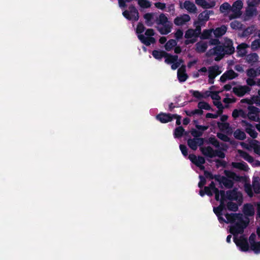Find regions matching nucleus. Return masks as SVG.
Returning a JSON list of instances; mask_svg holds the SVG:
<instances>
[{
  "label": "nucleus",
  "mask_w": 260,
  "mask_h": 260,
  "mask_svg": "<svg viewBox=\"0 0 260 260\" xmlns=\"http://www.w3.org/2000/svg\"><path fill=\"white\" fill-rule=\"evenodd\" d=\"M225 217L226 219V223L234 224L242 217V214L240 213H226Z\"/></svg>",
  "instance_id": "nucleus-10"
},
{
  "label": "nucleus",
  "mask_w": 260,
  "mask_h": 260,
  "mask_svg": "<svg viewBox=\"0 0 260 260\" xmlns=\"http://www.w3.org/2000/svg\"><path fill=\"white\" fill-rule=\"evenodd\" d=\"M209 76L215 78L217 76L220 74L221 72L219 70V67L217 65L211 66L208 68Z\"/></svg>",
  "instance_id": "nucleus-20"
},
{
  "label": "nucleus",
  "mask_w": 260,
  "mask_h": 260,
  "mask_svg": "<svg viewBox=\"0 0 260 260\" xmlns=\"http://www.w3.org/2000/svg\"><path fill=\"white\" fill-rule=\"evenodd\" d=\"M193 29L190 28L186 30L185 34V38L186 39H191L193 37H195V34L193 32Z\"/></svg>",
  "instance_id": "nucleus-59"
},
{
  "label": "nucleus",
  "mask_w": 260,
  "mask_h": 260,
  "mask_svg": "<svg viewBox=\"0 0 260 260\" xmlns=\"http://www.w3.org/2000/svg\"><path fill=\"white\" fill-rule=\"evenodd\" d=\"M190 134L191 136L194 137L193 138H200L203 135L202 132L194 128L191 129L190 131Z\"/></svg>",
  "instance_id": "nucleus-50"
},
{
  "label": "nucleus",
  "mask_w": 260,
  "mask_h": 260,
  "mask_svg": "<svg viewBox=\"0 0 260 260\" xmlns=\"http://www.w3.org/2000/svg\"><path fill=\"white\" fill-rule=\"evenodd\" d=\"M209 187L214 193L215 199L217 201L219 200V197L220 194V190L215 187V184L213 181H212L208 186Z\"/></svg>",
  "instance_id": "nucleus-29"
},
{
  "label": "nucleus",
  "mask_w": 260,
  "mask_h": 260,
  "mask_svg": "<svg viewBox=\"0 0 260 260\" xmlns=\"http://www.w3.org/2000/svg\"><path fill=\"white\" fill-rule=\"evenodd\" d=\"M196 4L202 7L204 9H209L213 7L215 3L213 2L212 4L208 3L205 0H196Z\"/></svg>",
  "instance_id": "nucleus-28"
},
{
  "label": "nucleus",
  "mask_w": 260,
  "mask_h": 260,
  "mask_svg": "<svg viewBox=\"0 0 260 260\" xmlns=\"http://www.w3.org/2000/svg\"><path fill=\"white\" fill-rule=\"evenodd\" d=\"M257 14V11L256 7L248 6L245 10V15L248 18H251L253 16H256Z\"/></svg>",
  "instance_id": "nucleus-24"
},
{
  "label": "nucleus",
  "mask_w": 260,
  "mask_h": 260,
  "mask_svg": "<svg viewBox=\"0 0 260 260\" xmlns=\"http://www.w3.org/2000/svg\"><path fill=\"white\" fill-rule=\"evenodd\" d=\"M230 26L234 30H242L243 28V24L238 20H234L230 23Z\"/></svg>",
  "instance_id": "nucleus-34"
},
{
  "label": "nucleus",
  "mask_w": 260,
  "mask_h": 260,
  "mask_svg": "<svg viewBox=\"0 0 260 260\" xmlns=\"http://www.w3.org/2000/svg\"><path fill=\"white\" fill-rule=\"evenodd\" d=\"M227 208L228 210L230 211L236 212L238 209V206L235 203H234L233 202H229L227 203Z\"/></svg>",
  "instance_id": "nucleus-48"
},
{
  "label": "nucleus",
  "mask_w": 260,
  "mask_h": 260,
  "mask_svg": "<svg viewBox=\"0 0 260 260\" xmlns=\"http://www.w3.org/2000/svg\"><path fill=\"white\" fill-rule=\"evenodd\" d=\"M144 18L146 20L145 23L148 26H151L153 23L151 22L153 19V14L152 13H146L144 15Z\"/></svg>",
  "instance_id": "nucleus-43"
},
{
  "label": "nucleus",
  "mask_w": 260,
  "mask_h": 260,
  "mask_svg": "<svg viewBox=\"0 0 260 260\" xmlns=\"http://www.w3.org/2000/svg\"><path fill=\"white\" fill-rule=\"evenodd\" d=\"M152 55L155 59L160 60L162 57H165V56L168 55V53L162 50H154Z\"/></svg>",
  "instance_id": "nucleus-26"
},
{
  "label": "nucleus",
  "mask_w": 260,
  "mask_h": 260,
  "mask_svg": "<svg viewBox=\"0 0 260 260\" xmlns=\"http://www.w3.org/2000/svg\"><path fill=\"white\" fill-rule=\"evenodd\" d=\"M251 47L253 50H257L258 48H260V39L254 40L251 43Z\"/></svg>",
  "instance_id": "nucleus-56"
},
{
  "label": "nucleus",
  "mask_w": 260,
  "mask_h": 260,
  "mask_svg": "<svg viewBox=\"0 0 260 260\" xmlns=\"http://www.w3.org/2000/svg\"><path fill=\"white\" fill-rule=\"evenodd\" d=\"M233 240L241 251L244 252L248 251L249 249V244L247 238L244 235L240 236L239 238L234 237Z\"/></svg>",
  "instance_id": "nucleus-4"
},
{
  "label": "nucleus",
  "mask_w": 260,
  "mask_h": 260,
  "mask_svg": "<svg viewBox=\"0 0 260 260\" xmlns=\"http://www.w3.org/2000/svg\"><path fill=\"white\" fill-rule=\"evenodd\" d=\"M252 28H250V27H248L243 30L242 34L240 35V37L244 38L250 36L252 33Z\"/></svg>",
  "instance_id": "nucleus-51"
},
{
  "label": "nucleus",
  "mask_w": 260,
  "mask_h": 260,
  "mask_svg": "<svg viewBox=\"0 0 260 260\" xmlns=\"http://www.w3.org/2000/svg\"><path fill=\"white\" fill-rule=\"evenodd\" d=\"M247 76L249 78H255L257 76V72L253 68L248 69L246 71Z\"/></svg>",
  "instance_id": "nucleus-54"
},
{
  "label": "nucleus",
  "mask_w": 260,
  "mask_h": 260,
  "mask_svg": "<svg viewBox=\"0 0 260 260\" xmlns=\"http://www.w3.org/2000/svg\"><path fill=\"white\" fill-rule=\"evenodd\" d=\"M200 150L204 156L209 158L214 157L215 150H214L211 146L201 147Z\"/></svg>",
  "instance_id": "nucleus-17"
},
{
  "label": "nucleus",
  "mask_w": 260,
  "mask_h": 260,
  "mask_svg": "<svg viewBox=\"0 0 260 260\" xmlns=\"http://www.w3.org/2000/svg\"><path fill=\"white\" fill-rule=\"evenodd\" d=\"M139 5L142 8H148L151 7V3L147 0H138Z\"/></svg>",
  "instance_id": "nucleus-47"
},
{
  "label": "nucleus",
  "mask_w": 260,
  "mask_h": 260,
  "mask_svg": "<svg viewBox=\"0 0 260 260\" xmlns=\"http://www.w3.org/2000/svg\"><path fill=\"white\" fill-rule=\"evenodd\" d=\"M227 30V27L222 25L220 27L216 28L213 30V34L215 37L219 38L224 35Z\"/></svg>",
  "instance_id": "nucleus-21"
},
{
  "label": "nucleus",
  "mask_w": 260,
  "mask_h": 260,
  "mask_svg": "<svg viewBox=\"0 0 260 260\" xmlns=\"http://www.w3.org/2000/svg\"><path fill=\"white\" fill-rule=\"evenodd\" d=\"M258 59V55L256 53H252L247 55L246 60L247 61L250 63H254L257 61Z\"/></svg>",
  "instance_id": "nucleus-36"
},
{
  "label": "nucleus",
  "mask_w": 260,
  "mask_h": 260,
  "mask_svg": "<svg viewBox=\"0 0 260 260\" xmlns=\"http://www.w3.org/2000/svg\"><path fill=\"white\" fill-rule=\"evenodd\" d=\"M238 76V74L235 72L232 69L226 71L220 77V81L224 83L227 80H232Z\"/></svg>",
  "instance_id": "nucleus-7"
},
{
  "label": "nucleus",
  "mask_w": 260,
  "mask_h": 260,
  "mask_svg": "<svg viewBox=\"0 0 260 260\" xmlns=\"http://www.w3.org/2000/svg\"><path fill=\"white\" fill-rule=\"evenodd\" d=\"M184 132L185 129L182 126H178L174 131V136L175 138H181L183 136Z\"/></svg>",
  "instance_id": "nucleus-33"
},
{
  "label": "nucleus",
  "mask_w": 260,
  "mask_h": 260,
  "mask_svg": "<svg viewBox=\"0 0 260 260\" xmlns=\"http://www.w3.org/2000/svg\"><path fill=\"white\" fill-rule=\"evenodd\" d=\"M251 249L253 250L255 253H258L260 252V242H257L253 244H251L250 246Z\"/></svg>",
  "instance_id": "nucleus-52"
},
{
  "label": "nucleus",
  "mask_w": 260,
  "mask_h": 260,
  "mask_svg": "<svg viewBox=\"0 0 260 260\" xmlns=\"http://www.w3.org/2000/svg\"><path fill=\"white\" fill-rule=\"evenodd\" d=\"M224 48V55H231L235 52V48L233 46V43L232 40L227 39L225 41V43L222 45Z\"/></svg>",
  "instance_id": "nucleus-9"
},
{
  "label": "nucleus",
  "mask_w": 260,
  "mask_h": 260,
  "mask_svg": "<svg viewBox=\"0 0 260 260\" xmlns=\"http://www.w3.org/2000/svg\"><path fill=\"white\" fill-rule=\"evenodd\" d=\"M252 188L255 193L258 194L260 193V181L254 179L252 182Z\"/></svg>",
  "instance_id": "nucleus-42"
},
{
  "label": "nucleus",
  "mask_w": 260,
  "mask_h": 260,
  "mask_svg": "<svg viewBox=\"0 0 260 260\" xmlns=\"http://www.w3.org/2000/svg\"><path fill=\"white\" fill-rule=\"evenodd\" d=\"M177 41L175 40L170 39L166 43L165 46V49L168 51H170L173 47L177 45Z\"/></svg>",
  "instance_id": "nucleus-35"
},
{
  "label": "nucleus",
  "mask_w": 260,
  "mask_h": 260,
  "mask_svg": "<svg viewBox=\"0 0 260 260\" xmlns=\"http://www.w3.org/2000/svg\"><path fill=\"white\" fill-rule=\"evenodd\" d=\"M190 93H191L193 97L197 98L198 100H201L202 99L205 98V96H204V95L201 92L198 90H191L190 91Z\"/></svg>",
  "instance_id": "nucleus-49"
},
{
  "label": "nucleus",
  "mask_w": 260,
  "mask_h": 260,
  "mask_svg": "<svg viewBox=\"0 0 260 260\" xmlns=\"http://www.w3.org/2000/svg\"><path fill=\"white\" fill-rule=\"evenodd\" d=\"M247 47V44L244 43L240 44L237 46V52L240 56L243 57L246 55L247 52L246 49Z\"/></svg>",
  "instance_id": "nucleus-25"
},
{
  "label": "nucleus",
  "mask_w": 260,
  "mask_h": 260,
  "mask_svg": "<svg viewBox=\"0 0 260 260\" xmlns=\"http://www.w3.org/2000/svg\"><path fill=\"white\" fill-rule=\"evenodd\" d=\"M190 20L189 15L184 14L180 16L176 17L174 20V23L176 25L181 26L184 24L186 22H188Z\"/></svg>",
  "instance_id": "nucleus-11"
},
{
  "label": "nucleus",
  "mask_w": 260,
  "mask_h": 260,
  "mask_svg": "<svg viewBox=\"0 0 260 260\" xmlns=\"http://www.w3.org/2000/svg\"><path fill=\"white\" fill-rule=\"evenodd\" d=\"M219 10L222 13L228 10L231 11V6L228 3L225 2L220 6Z\"/></svg>",
  "instance_id": "nucleus-53"
},
{
  "label": "nucleus",
  "mask_w": 260,
  "mask_h": 260,
  "mask_svg": "<svg viewBox=\"0 0 260 260\" xmlns=\"http://www.w3.org/2000/svg\"><path fill=\"white\" fill-rule=\"evenodd\" d=\"M156 119L161 123H166L172 120V114L161 112L156 115Z\"/></svg>",
  "instance_id": "nucleus-12"
},
{
  "label": "nucleus",
  "mask_w": 260,
  "mask_h": 260,
  "mask_svg": "<svg viewBox=\"0 0 260 260\" xmlns=\"http://www.w3.org/2000/svg\"><path fill=\"white\" fill-rule=\"evenodd\" d=\"M187 145L192 150L195 151L198 149L196 138H189L187 140Z\"/></svg>",
  "instance_id": "nucleus-39"
},
{
  "label": "nucleus",
  "mask_w": 260,
  "mask_h": 260,
  "mask_svg": "<svg viewBox=\"0 0 260 260\" xmlns=\"http://www.w3.org/2000/svg\"><path fill=\"white\" fill-rule=\"evenodd\" d=\"M207 143L208 144H211L213 145L216 148H219L220 145L219 141L215 138V137L213 136L212 137H210Z\"/></svg>",
  "instance_id": "nucleus-45"
},
{
  "label": "nucleus",
  "mask_w": 260,
  "mask_h": 260,
  "mask_svg": "<svg viewBox=\"0 0 260 260\" xmlns=\"http://www.w3.org/2000/svg\"><path fill=\"white\" fill-rule=\"evenodd\" d=\"M188 76L186 73V67L184 65H182L179 68L177 71V78L180 82H185Z\"/></svg>",
  "instance_id": "nucleus-13"
},
{
  "label": "nucleus",
  "mask_w": 260,
  "mask_h": 260,
  "mask_svg": "<svg viewBox=\"0 0 260 260\" xmlns=\"http://www.w3.org/2000/svg\"><path fill=\"white\" fill-rule=\"evenodd\" d=\"M199 178H200V181L198 183V186L200 188H202L203 187V186L206 183V180L205 177L202 175H200Z\"/></svg>",
  "instance_id": "nucleus-63"
},
{
  "label": "nucleus",
  "mask_w": 260,
  "mask_h": 260,
  "mask_svg": "<svg viewBox=\"0 0 260 260\" xmlns=\"http://www.w3.org/2000/svg\"><path fill=\"white\" fill-rule=\"evenodd\" d=\"M250 90L251 88L246 85L235 87L233 89V92L239 97L243 96Z\"/></svg>",
  "instance_id": "nucleus-8"
},
{
  "label": "nucleus",
  "mask_w": 260,
  "mask_h": 260,
  "mask_svg": "<svg viewBox=\"0 0 260 260\" xmlns=\"http://www.w3.org/2000/svg\"><path fill=\"white\" fill-rule=\"evenodd\" d=\"M156 22L157 24L162 25L168 24L169 22L166 15L164 13H161L156 19Z\"/></svg>",
  "instance_id": "nucleus-32"
},
{
  "label": "nucleus",
  "mask_w": 260,
  "mask_h": 260,
  "mask_svg": "<svg viewBox=\"0 0 260 260\" xmlns=\"http://www.w3.org/2000/svg\"><path fill=\"white\" fill-rule=\"evenodd\" d=\"M213 54L216 55L215 58V61L221 60L224 56V48L222 45H217L213 48Z\"/></svg>",
  "instance_id": "nucleus-14"
},
{
  "label": "nucleus",
  "mask_w": 260,
  "mask_h": 260,
  "mask_svg": "<svg viewBox=\"0 0 260 260\" xmlns=\"http://www.w3.org/2000/svg\"><path fill=\"white\" fill-rule=\"evenodd\" d=\"M145 29V27L144 25L142 23L139 22L137 26L136 32L139 35H141V34L143 32Z\"/></svg>",
  "instance_id": "nucleus-60"
},
{
  "label": "nucleus",
  "mask_w": 260,
  "mask_h": 260,
  "mask_svg": "<svg viewBox=\"0 0 260 260\" xmlns=\"http://www.w3.org/2000/svg\"><path fill=\"white\" fill-rule=\"evenodd\" d=\"M220 196L221 198H219L220 201V205L217 207V209H220L222 211H223L225 209V205L224 204V202L226 200V196H225V191L223 190H220Z\"/></svg>",
  "instance_id": "nucleus-23"
},
{
  "label": "nucleus",
  "mask_w": 260,
  "mask_h": 260,
  "mask_svg": "<svg viewBox=\"0 0 260 260\" xmlns=\"http://www.w3.org/2000/svg\"><path fill=\"white\" fill-rule=\"evenodd\" d=\"M139 39L141 42L146 46H149L151 44L155 43V39L153 37H146L143 35H139L138 36Z\"/></svg>",
  "instance_id": "nucleus-18"
},
{
  "label": "nucleus",
  "mask_w": 260,
  "mask_h": 260,
  "mask_svg": "<svg viewBox=\"0 0 260 260\" xmlns=\"http://www.w3.org/2000/svg\"><path fill=\"white\" fill-rule=\"evenodd\" d=\"M260 4V0H248L247 4L248 6L256 7Z\"/></svg>",
  "instance_id": "nucleus-64"
},
{
  "label": "nucleus",
  "mask_w": 260,
  "mask_h": 260,
  "mask_svg": "<svg viewBox=\"0 0 260 260\" xmlns=\"http://www.w3.org/2000/svg\"><path fill=\"white\" fill-rule=\"evenodd\" d=\"M238 153L243 158L249 163L254 161V158L248 153L242 150H238Z\"/></svg>",
  "instance_id": "nucleus-27"
},
{
  "label": "nucleus",
  "mask_w": 260,
  "mask_h": 260,
  "mask_svg": "<svg viewBox=\"0 0 260 260\" xmlns=\"http://www.w3.org/2000/svg\"><path fill=\"white\" fill-rule=\"evenodd\" d=\"M209 19V16H208L207 12L204 11L201 13L198 16V22L202 23L207 21Z\"/></svg>",
  "instance_id": "nucleus-38"
},
{
  "label": "nucleus",
  "mask_w": 260,
  "mask_h": 260,
  "mask_svg": "<svg viewBox=\"0 0 260 260\" xmlns=\"http://www.w3.org/2000/svg\"><path fill=\"white\" fill-rule=\"evenodd\" d=\"M213 104L218 109V114H221L224 108L222 104L219 101H214Z\"/></svg>",
  "instance_id": "nucleus-55"
},
{
  "label": "nucleus",
  "mask_w": 260,
  "mask_h": 260,
  "mask_svg": "<svg viewBox=\"0 0 260 260\" xmlns=\"http://www.w3.org/2000/svg\"><path fill=\"white\" fill-rule=\"evenodd\" d=\"M248 112L247 116L249 119L251 121L259 122L260 118L259 114L260 113V109L252 105L248 107Z\"/></svg>",
  "instance_id": "nucleus-6"
},
{
  "label": "nucleus",
  "mask_w": 260,
  "mask_h": 260,
  "mask_svg": "<svg viewBox=\"0 0 260 260\" xmlns=\"http://www.w3.org/2000/svg\"><path fill=\"white\" fill-rule=\"evenodd\" d=\"M212 32V29H204L201 34L200 38L203 40L209 39Z\"/></svg>",
  "instance_id": "nucleus-44"
},
{
  "label": "nucleus",
  "mask_w": 260,
  "mask_h": 260,
  "mask_svg": "<svg viewBox=\"0 0 260 260\" xmlns=\"http://www.w3.org/2000/svg\"><path fill=\"white\" fill-rule=\"evenodd\" d=\"M232 166L234 168L244 171H247L249 169L247 164L244 161L240 162H233Z\"/></svg>",
  "instance_id": "nucleus-22"
},
{
  "label": "nucleus",
  "mask_w": 260,
  "mask_h": 260,
  "mask_svg": "<svg viewBox=\"0 0 260 260\" xmlns=\"http://www.w3.org/2000/svg\"><path fill=\"white\" fill-rule=\"evenodd\" d=\"M234 137L239 140H244L246 139V136L244 132L240 129H236L234 133Z\"/></svg>",
  "instance_id": "nucleus-31"
},
{
  "label": "nucleus",
  "mask_w": 260,
  "mask_h": 260,
  "mask_svg": "<svg viewBox=\"0 0 260 260\" xmlns=\"http://www.w3.org/2000/svg\"><path fill=\"white\" fill-rule=\"evenodd\" d=\"M244 212L246 215H251L253 214V209L252 206L248 204L244 205Z\"/></svg>",
  "instance_id": "nucleus-46"
},
{
  "label": "nucleus",
  "mask_w": 260,
  "mask_h": 260,
  "mask_svg": "<svg viewBox=\"0 0 260 260\" xmlns=\"http://www.w3.org/2000/svg\"><path fill=\"white\" fill-rule=\"evenodd\" d=\"M205 163V159L204 157L202 156H198L195 163L196 166H200L201 165H203Z\"/></svg>",
  "instance_id": "nucleus-61"
},
{
  "label": "nucleus",
  "mask_w": 260,
  "mask_h": 260,
  "mask_svg": "<svg viewBox=\"0 0 260 260\" xmlns=\"http://www.w3.org/2000/svg\"><path fill=\"white\" fill-rule=\"evenodd\" d=\"M181 8H183L181 6ZM183 8L185 9L190 13H197V8L194 4L189 1H185L183 4Z\"/></svg>",
  "instance_id": "nucleus-16"
},
{
  "label": "nucleus",
  "mask_w": 260,
  "mask_h": 260,
  "mask_svg": "<svg viewBox=\"0 0 260 260\" xmlns=\"http://www.w3.org/2000/svg\"><path fill=\"white\" fill-rule=\"evenodd\" d=\"M162 27L158 28L159 32L161 35H167L170 33L171 31L172 24L169 23L166 24H162Z\"/></svg>",
  "instance_id": "nucleus-30"
},
{
  "label": "nucleus",
  "mask_w": 260,
  "mask_h": 260,
  "mask_svg": "<svg viewBox=\"0 0 260 260\" xmlns=\"http://www.w3.org/2000/svg\"><path fill=\"white\" fill-rule=\"evenodd\" d=\"M252 189V186H251L250 184L246 185L245 186V190L250 197H252L253 196Z\"/></svg>",
  "instance_id": "nucleus-58"
},
{
  "label": "nucleus",
  "mask_w": 260,
  "mask_h": 260,
  "mask_svg": "<svg viewBox=\"0 0 260 260\" xmlns=\"http://www.w3.org/2000/svg\"><path fill=\"white\" fill-rule=\"evenodd\" d=\"M128 9L130 15L132 18V20L134 21H138L139 18V14L138 10L133 5L129 6Z\"/></svg>",
  "instance_id": "nucleus-19"
},
{
  "label": "nucleus",
  "mask_w": 260,
  "mask_h": 260,
  "mask_svg": "<svg viewBox=\"0 0 260 260\" xmlns=\"http://www.w3.org/2000/svg\"><path fill=\"white\" fill-rule=\"evenodd\" d=\"M165 62L168 64H171L174 62H176L178 60V57L177 55H173L169 53H168V55L165 56Z\"/></svg>",
  "instance_id": "nucleus-37"
},
{
  "label": "nucleus",
  "mask_w": 260,
  "mask_h": 260,
  "mask_svg": "<svg viewBox=\"0 0 260 260\" xmlns=\"http://www.w3.org/2000/svg\"><path fill=\"white\" fill-rule=\"evenodd\" d=\"M243 3L241 0H237L234 2L232 6H231V11L233 13L229 16L230 20H232L239 18L242 15L241 10L243 7Z\"/></svg>",
  "instance_id": "nucleus-3"
},
{
  "label": "nucleus",
  "mask_w": 260,
  "mask_h": 260,
  "mask_svg": "<svg viewBox=\"0 0 260 260\" xmlns=\"http://www.w3.org/2000/svg\"><path fill=\"white\" fill-rule=\"evenodd\" d=\"M217 137L220 139L221 140L224 141V142H230V138L225 134L221 133H218L217 134Z\"/></svg>",
  "instance_id": "nucleus-57"
},
{
  "label": "nucleus",
  "mask_w": 260,
  "mask_h": 260,
  "mask_svg": "<svg viewBox=\"0 0 260 260\" xmlns=\"http://www.w3.org/2000/svg\"><path fill=\"white\" fill-rule=\"evenodd\" d=\"M207 45L205 43L198 42L196 44V51L198 52L203 53L206 51Z\"/></svg>",
  "instance_id": "nucleus-40"
},
{
  "label": "nucleus",
  "mask_w": 260,
  "mask_h": 260,
  "mask_svg": "<svg viewBox=\"0 0 260 260\" xmlns=\"http://www.w3.org/2000/svg\"><path fill=\"white\" fill-rule=\"evenodd\" d=\"M224 174L226 177H222L221 184L226 188H232L233 187L234 183L232 180L240 181L242 178L236 173L229 170H224Z\"/></svg>",
  "instance_id": "nucleus-1"
},
{
  "label": "nucleus",
  "mask_w": 260,
  "mask_h": 260,
  "mask_svg": "<svg viewBox=\"0 0 260 260\" xmlns=\"http://www.w3.org/2000/svg\"><path fill=\"white\" fill-rule=\"evenodd\" d=\"M248 224V222L245 221L242 217L231 226L229 232L234 235V237H236L238 234H242L244 232V229L247 226Z\"/></svg>",
  "instance_id": "nucleus-2"
},
{
  "label": "nucleus",
  "mask_w": 260,
  "mask_h": 260,
  "mask_svg": "<svg viewBox=\"0 0 260 260\" xmlns=\"http://www.w3.org/2000/svg\"><path fill=\"white\" fill-rule=\"evenodd\" d=\"M226 199L230 201H236L238 202H242L243 201L242 194L238 191L237 188L227 190L225 192Z\"/></svg>",
  "instance_id": "nucleus-5"
},
{
  "label": "nucleus",
  "mask_w": 260,
  "mask_h": 260,
  "mask_svg": "<svg viewBox=\"0 0 260 260\" xmlns=\"http://www.w3.org/2000/svg\"><path fill=\"white\" fill-rule=\"evenodd\" d=\"M214 155V157L218 156L220 158H224L225 157L224 153L221 150H215Z\"/></svg>",
  "instance_id": "nucleus-62"
},
{
  "label": "nucleus",
  "mask_w": 260,
  "mask_h": 260,
  "mask_svg": "<svg viewBox=\"0 0 260 260\" xmlns=\"http://www.w3.org/2000/svg\"><path fill=\"white\" fill-rule=\"evenodd\" d=\"M198 107L199 109L202 110L204 109L206 110L213 111V109L211 108L210 105L205 102H200L198 104Z\"/></svg>",
  "instance_id": "nucleus-41"
},
{
  "label": "nucleus",
  "mask_w": 260,
  "mask_h": 260,
  "mask_svg": "<svg viewBox=\"0 0 260 260\" xmlns=\"http://www.w3.org/2000/svg\"><path fill=\"white\" fill-rule=\"evenodd\" d=\"M242 123L244 124L247 127L245 128L246 132L248 134L250 137L255 139L257 136V133L255 130L253 128L251 124L249 123L246 120H242Z\"/></svg>",
  "instance_id": "nucleus-15"
}]
</instances>
